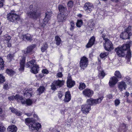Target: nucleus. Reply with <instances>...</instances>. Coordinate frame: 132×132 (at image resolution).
<instances>
[{
    "label": "nucleus",
    "mask_w": 132,
    "mask_h": 132,
    "mask_svg": "<svg viewBox=\"0 0 132 132\" xmlns=\"http://www.w3.org/2000/svg\"><path fill=\"white\" fill-rule=\"evenodd\" d=\"M39 68L38 66L37 65L31 68V72L34 74H36L38 72V69Z\"/></svg>",
    "instance_id": "bb28decb"
},
{
    "label": "nucleus",
    "mask_w": 132,
    "mask_h": 132,
    "mask_svg": "<svg viewBox=\"0 0 132 132\" xmlns=\"http://www.w3.org/2000/svg\"><path fill=\"white\" fill-rule=\"evenodd\" d=\"M4 38L5 41V42H7L10 41L11 38V37L8 35H6L4 36Z\"/></svg>",
    "instance_id": "79ce46f5"
},
{
    "label": "nucleus",
    "mask_w": 132,
    "mask_h": 132,
    "mask_svg": "<svg viewBox=\"0 0 132 132\" xmlns=\"http://www.w3.org/2000/svg\"><path fill=\"white\" fill-rule=\"evenodd\" d=\"M89 61L88 58L84 56L81 57L79 62V66L81 70L86 68L88 64Z\"/></svg>",
    "instance_id": "20e7f679"
},
{
    "label": "nucleus",
    "mask_w": 132,
    "mask_h": 132,
    "mask_svg": "<svg viewBox=\"0 0 132 132\" xmlns=\"http://www.w3.org/2000/svg\"><path fill=\"white\" fill-rule=\"evenodd\" d=\"M48 45L46 43H45L43 44L41 47V50L43 52H44L48 48Z\"/></svg>",
    "instance_id": "7c9ffc66"
},
{
    "label": "nucleus",
    "mask_w": 132,
    "mask_h": 132,
    "mask_svg": "<svg viewBox=\"0 0 132 132\" xmlns=\"http://www.w3.org/2000/svg\"><path fill=\"white\" fill-rule=\"evenodd\" d=\"M23 101H22V104H26L28 106L31 105L33 103L32 100L30 99H27L26 100L24 99Z\"/></svg>",
    "instance_id": "393cba45"
},
{
    "label": "nucleus",
    "mask_w": 132,
    "mask_h": 132,
    "mask_svg": "<svg viewBox=\"0 0 132 132\" xmlns=\"http://www.w3.org/2000/svg\"><path fill=\"white\" fill-rule=\"evenodd\" d=\"M107 98L109 99H112V96L111 94H109L107 96Z\"/></svg>",
    "instance_id": "e2e57ef3"
},
{
    "label": "nucleus",
    "mask_w": 132,
    "mask_h": 132,
    "mask_svg": "<svg viewBox=\"0 0 132 132\" xmlns=\"http://www.w3.org/2000/svg\"><path fill=\"white\" fill-rule=\"evenodd\" d=\"M64 82L63 81L59 80H55L52 82L51 85V89L53 90H55L58 87H60L63 85Z\"/></svg>",
    "instance_id": "423d86ee"
},
{
    "label": "nucleus",
    "mask_w": 132,
    "mask_h": 132,
    "mask_svg": "<svg viewBox=\"0 0 132 132\" xmlns=\"http://www.w3.org/2000/svg\"><path fill=\"white\" fill-rule=\"evenodd\" d=\"M83 22L81 20H78L76 23V25L78 27H80L82 24Z\"/></svg>",
    "instance_id": "4c0bfd02"
},
{
    "label": "nucleus",
    "mask_w": 132,
    "mask_h": 132,
    "mask_svg": "<svg viewBox=\"0 0 132 132\" xmlns=\"http://www.w3.org/2000/svg\"><path fill=\"white\" fill-rule=\"evenodd\" d=\"M59 71L61 72H63V69L62 67L60 66V67L59 69Z\"/></svg>",
    "instance_id": "0e129e2a"
},
{
    "label": "nucleus",
    "mask_w": 132,
    "mask_h": 132,
    "mask_svg": "<svg viewBox=\"0 0 132 132\" xmlns=\"http://www.w3.org/2000/svg\"><path fill=\"white\" fill-rule=\"evenodd\" d=\"M17 129V128L14 125H11L9 126L7 129L9 132H16Z\"/></svg>",
    "instance_id": "4be33fe9"
},
{
    "label": "nucleus",
    "mask_w": 132,
    "mask_h": 132,
    "mask_svg": "<svg viewBox=\"0 0 132 132\" xmlns=\"http://www.w3.org/2000/svg\"><path fill=\"white\" fill-rule=\"evenodd\" d=\"M118 86L119 89L121 91H122L123 89H125L126 88V83L123 81L119 82L118 83Z\"/></svg>",
    "instance_id": "6ab92c4d"
},
{
    "label": "nucleus",
    "mask_w": 132,
    "mask_h": 132,
    "mask_svg": "<svg viewBox=\"0 0 132 132\" xmlns=\"http://www.w3.org/2000/svg\"><path fill=\"white\" fill-rule=\"evenodd\" d=\"M132 35L131 32L128 33L124 31L121 34L120 37L122 39H129L130 37Z\"/></svg>",
    "instance_id": "f3484780"
},
{
    "label": "nucleus",
    "mask_w": 132,
    "mask_h": 132,
    "mask_svg": "<svg viewBox=\"0 0 132 132\" xmlns=\"http://www.w3.org/2000/svg\"><path fill=\"white\" fill-rule=\"evenodd\" d=\"M5 81L4 77L2 74H0V84L3 83Z\"/></svg>",
    "instance_id": "49530a36"
},
{
    "label": "nucleus",
    "mask_w": 132,
    "mask_h": 132,
    "mask_svg": "<svg viewBox=\"0 0 132 132\" xmlns=\"http://www.w3.org/2000/svg\"><path fill=\"white\" fill-rule=\"evenodd\" d=\"M131 26H129L126 29V31H125L128 33L131 32Z\"/></svg>",
    "instance_id": "603ef678"
},
{
    "label": "nucleus",
    "mask_w": 132,
    "mask_h": 132,
    "mask_svg": "<svg viewBox=\"0 0 132 132\" xmlns=\"http://www.w3.org/2000/svg\"><path fill=\"white\" fill-rule=\"evenodd\" d=\"M33 8V5H31L29 6V9H30V11L28 12L27 13L28 16L30 18L35 19L38 18L40 15V13L38 10L36 11H34L32 9Z\"/></svg>",
    "instance_id": "f03ea898"
},
{
    "label": "nucleus",
    "mask_w": 132,
    "mask_h": 132,
    "mask_svg": "<svg viewBox=\"0 0 132 132\" xmlns=\"http://www.w3.org/2000/svg\"><path fill=\"white\" fill-rule=\"evenodd\" d=\"M25 58V57L24 56L21 57V59L20 60V68L19 70L20 71H22L24 69Z\"/></svg>",
    "instance_id": "f8f14e48"
},
{
    "label": "nucleus",
    "mask_w": 132,
    "mask_h": 132,
    "mask_svg": "<svg viewBox=\"0 0 132 132\" xmlns=\"http://www.w3.org/2000/svg\"><path fill=\"white\" fill-rule=\"evenodd\" d=\"M5 128L3 126V124L0 123V132H4L5 130Z\"/></svg>",
    "instance_id": "de8ad7c7"
},
{
    "label": "nucleus",
    "mask_w": 132,
    "mask_h": 132,
    "mask_svg": "<svg viewBox=\"0 0 132 132\" xmlns=\"http://www.w3.org/2000/svg\"><path fill=\"white\" fill-rule=\"evenodd\" d=\"M75 84V82L72 80L71 76H69L67 78V85L68 87L71 88Z\"/></svg>",
    "instance_id": "4468645a"
},
{
    "label": "nucleus",
    "mask_w": 132,
    "mask_h": 132,
    "mask_svg": "<svg viewBox=\"0 0 132 132\" xmlns=\"http://www.w3.org/2000/svg\"><path fill=\"white\" fill-rule=\"evenodd\" d=\"M103 98V96L97 99H94L92 98H90L87 100V103L90 106V105H95L101 103Z\"/></svg>",
    "instance_id": "39448f33"
},
{
    "label": "nucleus",
    "mask_w": 132,
    "mask_h": 132,
    "mask_svg": "<svg viewBox=\"0 0 132 132\" xmlns=\"http://www.w3.org/2000/svg\"><path fill=\"white\" fill-rule=\"evenodd\" d=\"M15 96H12L9 97L8 99L10 100H13L15 98Z\"/></svg>",
    "instance_id": "bf43d9fd"
},
{
    "label": "nucleus",
    "mask_w": 132,
    "mask_h": 132,
    "mask_svg": "<svg viewBox=\"0 0 132 132\" xmlns=\"http://www.w3.org/2000/svg\"><path fill=\"white\" fill-rule=\"evenodd\" d=\"M124 80L126 81L128 84L130 85L132 84V81L130 80V78L128 76L125 78Z\"/></svg>",
    "instance_id": "ea45409f"
},
{
    "label": "nucleus",
    "mask_w": 132,
    "mask_h": 132,
    "mask_svg": "<svg viewBox=\"0 0 132 132\" xmlns=\"http://www.w3.org/2000/svg\"><path fill=\"white\" fill-rule=\"evenodd\" d=\"M63 76V74L62 72L58 73L57 74V77L58 78H62Z\"/></svg>",
    "instance_id": "4d7b16f0"
},
{
    "label": "nucleus",
    "mask_w": 132,
    "mask_h": 132,
    "mask_svg": "<svg viewBox=\"0 0 132 132\" xmlns=\"http://www.w3.org/2000/svg\"><path fill=\"white\" fill-rule=\"evenodd\" d=\"M71 98L70 92L69 91L66 92L65 94V97L63 101L65 102H68L71 100Z\"/></svg>",
    "instance_id": "a211bd4d"
},
{
    "label": "nucleus",
    "mask_w": 132,
    "mask_h": 132,
    "mask_svg": "<svg viewBox=\"0 0 132 132\" xmlns=\"http://www.w3.org/2000/svg\"><path fill=\"white\" fill-rule=\"evenodd\" d=\"M106 35L105 34H102V37L105 41L104 42H105L109 40L106 37Z\"/></svg>",
    "instance_id": "864d4df0"
},
{
    "label": "nucleus",
    "mask_w": 132,
    "mask_h": 132,
    "mask_svg": "<svg viewBox=\"0 0 132 132\" xmlns=\"http://www.w3.org/2000/svg\"><path fill=\"white\" fill-rule=\"evenodd\" d=\"M82 93L86 97H90L93 94L94 92L92 90L90 89L87 88L83 91Z\"/></svg>",
    "instance_id": "9b49d317"
},
{
    "label": "nucleus",
    "mask_w": 132,
    "mask_h": 132,
    "mask_svg": "<svg viewBox=\"0 0 132 132\" xmlns=\"http://www.w3.org/2000/svg\"><path fill=\"white\" fill-rule=\"evenodd\" d=\"M106 75L105 72L104 70H102L99 71L98 76L100 78L103 79Z\"/></svg>",
    "instance_id": "c85d7f7f"
},
{
    "label": "nucleus",
    "mask_w": 132,
    "mask_h": 132,
    "mask_svg": "<svg viewBox=\"0 0 132 132\" xmlns=\"http://www.w3.org/2000/svg\"><path fill=\"white\" fill-rule=\"evenodd\" d=\"M65 15L61 13L59 14L57 16V19L59 22H63L66 19Z\"/></svg>",
    "instance_id": "b1692460"
},
{
    "label": "nucleus",
    "mask_w": 132,
    "mask_h": 132,
    "mask_svg": "<svg viewBox=\"0 0 132 132\" xmlns=\"http://www.w3.org/2000/svg\"><path fill=\"white\" fill-rule=\"evenodd\" d=\"M131 57V51L129 50L127 52V54L126 57V59L127 60L128 63L129 62L130 60V59Z\"/></svg>",
    "instance_id": "a878e982"
},
{
    "label": "nucleus",
    "mask_w": 132,
    "mask_h": 132,
    "mask_svg": "<svg viewBox=\"0 0 132 132\" xmlns=\"http://www.w3.org/2000/svg\"><path fill=\"white\" fill-rule=\"evenodd\" d=\"M35 120L32 118H28L25 120L26 124L29 126L30 130L33 131L36 130L37 131L41 128V126L39 123H35Z\"/></svg>",
    "instance_id": "f257e3e1"
},
{
    "label": "nucleus",
    "mask_w": 132,
    "mask_h": 132,
    "mask_svg": "<svg viewBox=\"0 0 132 132\" xmlns=\"http://www.w3.org/2000/svg\"><path fill=\"white\" fill-rule=\"evenodd\" d=\"M15 99L18 102L20 101L22 104V101H23L24 99L22 96H20L19 94H17L15 96Z\"/></svg>",
    "instance_id": "cd10ccee"
},
{
    "label": "nucleus",
    "mask_w": 132,
    "mask_h": 132,
    "mask_svg": "<svg viewBox=\"0 0 132 132\" xmlns=\"http://www.w3.org/2000/svg\"><path fill=\"white\" fill-rule=\"evenodd\" d=\"M129 95V93L127 92H126L125 94V95L127 97Z\"/></svg>",
    "instance_id": "69168bd1"
},
{
    "label": "nucleus",
    "mask_w": 132,
    "mask_h": 132,
    "mask_svg": "<svg viewBox=\"0 0 132 132\" xmlns=\"http://www.w3.org/2000/svg\"><path fill=\"white\" fill-rule=\"evenodd\" d=\"M118 81V80L116 77L115 76L112 77L110 78L109 85L110 87H112L115 85Z\"/></svg>",
    "instance_id": "ddd939ff"
},
{
    "label": "nucleus",
    "mask_w": 132,
    "mask_h": 132,
    "mask_svg": "<svg viewBox=\"0 0 132 132\" xmlns=\"http://www.w3.org/2000/svg\"><path fill=\"white\" fill-rule=\"evenodd\" d=\"M26 114L28 116H30L31 115V114L30 113H26Z\"/></svg>",
    "instance_id": "774afa93"
},
{
    "label": "nucleus",
    "mask_w": 132,
    "mask_h": 132,
    "mask_svg": "<svg viewBox=\"0 0 132 132\" xmlns=\"http://www.w3.org/2000/svg\"><path fill=\"white\" fill-rule=\"evenodd\" d=\"M120 103V101L119 99H116L114 101L115 105L116 106L119 105Z\"/></svg>",
    "instance_id": "8fccbe9b"
},
{
    "label": "nucleus",
    "mask_w": 132,
    "mask_h": 132,
    "mask_svg": "<svg viewBox=\"0 0 132 132\" xmlns=\"http://www.w3.org/2000/svg\"><path fill=\"white\" fill-rule=\"evenodd\" d=\"M58 9L60 12L63 13L67 11V8L63 6L62 5H60L58 6Z\"/></svg>",
    "instance_id": "72a5a7b5"
},
{
    "label": "nucleus",
    "mask_w": 132,
    "mask_h": 132,
    "mask_svg": "<svg viewBox=\"0 0 132 132\" xmlns=\"http://www.w3.org/2000/svg\"><path fill=\"white\" fill-rule=\"evenodd\" d=\"M103 46L105 50L108 51H111L114 49L112 42L109 40L103 42Z\"/></svg>",
    "instance_id": "6e6552de"
},
{
    "label": "nucleus",
    "mask_w": 132,
    "mask_h": 132,
    "mask_svg": "<svg viewBox=\"0 0 132 132\" xmlns=\"http://www.w3.org/2000/svg\"><path fill=\"white\" fill-rule=\"evenodd\" d=\"M52 12L50 11L47 12L46 13V15L45 18L43 20L44 22L43 23H40V26L44 28V26L47 23L50 19V18L52 15Z\"/></svg>",
    "instance_id": "0eeeda50"
},
{
    "label": "nucleus",
    "mask_w": 132,
    "mask_h": 132,
    "mask_svg": "<svg viewBox=\"0 0 132 132\" xmlns=\"http://www.w3.org/2000/svg\"><path fill=\"white\" fill-rule=\"evenodd\" d=\"M6 72L10 76H12L14 74V72L11 69H7L6 70Z\"/></svg>",
    "instance_id": "c9c22d12"
},
{
    "label": "nucleus",
    "mask_w": 132,
    "mask_h": 132,
    "mask_svg": "<svg viewBox=\"0 0 132 132\" xmlns=\"http://www.w3.org/2000/svg\"><path fill=\"white\" fill-rule=\"evenodd\" d=\"M9 88L8 84L6 83H5L4 85L3 88L5 89H7Z\"/></svg>",
    "instance_id": "052dcab7"
},
{
    "label": "nucleus",
    "mask_w": 132,
    "mask_h": 132,
    "mask_svg": "<svg viewBox=\"0 0 132 132\" xmlns=\"http://www.w3.org/2000/svg\"><path fill=\"white\" fill-rule=\"evenodd\" d=\"M90 109V106L87 103L81 106V111L83 113L86 114H87L89 112Z\"/></svg>",
    "instance_id": "9d476101"
},
{
    "label": "nucleus",
    "mask_w": 132,
    "mask_h": 132,
    "mask_svg": "<svg viewBox=\"0 0 132 132\" xmlns=\"http://www.w3.org/2000/svg\"><path fill=\"white\" fill-rule=\"evenodd\" d=\"M108 54V53L104 52L100 54V56L101 58H103L107 56Z\"/></svg>",
    "instance_id": "a18cd8bd"
},
{
    "label": "nucleus",
    "mask_w": 132,
    "mask_h": 132,
    "mask_svg": "<svg viewBox=\"0 0 132 132\" xmlns=\"http://www.w3.org/2000/svg\"><path fill=\"white\" fill-rule=\"evenodd\" d=\"M73 3L72 1H69L68 3V6L70 8L72 7L73 5Z\"/></svg>",
    "instance_id": "09e8293b"
},
{
    "label": "nucleus",
    "mask_w": 132,
    "mask_h": 132,
    "mask_svg": "<svg viewBox=\"0 0 132 132\" xmlns=\"http://www.w3.org/2000/svg\"><path fill=\"white\" fill-rule=\"evenodd\" d=\"M7 18L9 21L13 22L17 21L20 19V16L16 14L14 12L12 11L7 14Z\"/></svg>",
    "instance_id": "7ed1b4c3"
},
{
    "label": "nucleus",
    "mask_w": 132,
    "mask_h": 132,
    "mask_svg": "<svg viewBox=\"0 0 132 132\" xmlns=\"http://www.w3.org/2000/svg\"><path fill=\"white\" fill-rule=\"evenodd\" d=\"M94 8L93 4L89 2H88L84 5V9L85 11L88 13H90Z\"/></svg>",
    "instance_id": "1a4fd4ad"
},
{
    "label": "nucleus",
    "mask_w": 132,
    "mask_h": 132,
    "mask_svg": "<svg viewBox=\"0 0 132 132\" xmlns=\"http://www.w3.org/2000/svg\"><path fill=\"white\" fill-rule=\"evenodd\" d=\"M34 117L35 118H36L37 119H38V116L36 114H34L33 115Z\"/></svg>",
    "instance_id": "338daca9"
},
{
    "label": "nucleus",
    "mask_w": 132,
    "mask_h": 132,
    "mask_svg": "<svg viewBox=\"0 0 132 132\" xmlns=\"http://www.w3.org/2000/svg\"><path fill=\"white\" fill-rule=\"evenodd\" d=\"M24 96L27 97H29V96L30 97L32 96V94L31 93H28V92L24 93Z\"/></svg>",
    "instance_id": "3c124183"
},
{
    "label": "nucleus",
    "mask_w": 132,
    "mask_h": 132,
    "mask_svg": "<svg viewBox=\"0 0 132 132\" xmlns=\"http://www.w3.org/2000/svg\"><path fill=\"white\" fill-rule=\"evenodd\" d=\"M55 40L56 42V44L57 45H59L61 42L60 38L58 36H56L55 37Z\"/></svg>",
    "instance_id": "473e14b6"
},
{
    "label": "nucleus",
    "mask_w": 132,
    "mask_h": 132,
    "mask_svg": "<svg viewBox=\"0 0 132 132\" xmlns=\"http://www.w3.org/2000/svg\"><path fill=\"white\" fill-rule=\"evenodd\" d=\"M115 51L117 54L119 56H124L125 55V53L122 49L120 47H117L115 48Z\"/></svg>",
    "instance_id": "dca6fc26"
},
{
    "label": "nucleus",
    "mask_w": 132,
    "mask_h": 132,
    "mask_svg": "<svg viewBox=\"0 0 132 132\" xmlns=\"http://www.w3.org/2000/svg\"><path fill=\"white\" fill-rule=\"evenodd\" d=\"M5 2V0H1L0 1V8L2 7L3 5V3Z\"/></svg>",
    "instance_id": "13d9d810"
},
{
    "label": "nucleus",
    "mask_w": 132,
    "mask_h": 132,
    "mask_svg": "<svg viewBox=\"0 0 132 132\" xmlns=\"http://www.w3.org/2000/svg\"><path fill=\"white\" fill-rule=\"evenodd\" d=\"M124 51L130 50V46L129 44H125L120 47Z\"/></svg>",
    "instance_id": "c756f323"
},
{
    "label": "nucleus",
    "mask_w": 132,
    "mask_h": 132,
    "mask_svg": "<svg viewBox=\"0 0 132 132\" xmlns=\"http://www.w3.org/2000/svg\"><path fill=\"white\" fill-rule=\"evenodd\" d=\"M27 65L28 67H30L31 68L37 65L36 64V62L35 60L33 59L31 61L27 63Z\"/></svg>",
    "instance_id": "5701e85b"
},
{
    "label": "nucleus",
    "mask_w": 132,
    "mask_h": 132,
    "mask_svg": "<svg viewBox=\"0 0 132 132\" xmlns=\"http://www.w3.org/2000/svg\"><path fill=\"white\" fill-rule=\"evenodd\" d=\"M57 95L59 98L60 99H61L63 96L62 92L61 91L59 92L58 93Z\"/></svg>",
    "instance_id": "5fc2aeb1"
},
{
    "label": "nucleus",
    "mask_w": 132,
    "mask_h": 132,
    "mask_svg": "<svg viewBox=\"0 0 132 132\" xmlns=\"http://www.w3.org/2000/svg\"><path fill=\"white\" fill-rule=\"evenodd\" d=\"M42 72L44 74H47L49 73L48 71L46 69H43L42 70Z\"/></svg>",
    "instance_id": "6e6d98bb"
},
{
    "label": "nucleus",
    "mask_w": 132,
    "mask_h": 132,
    "mask_svg": "<svg viewBox=\"0 0 132 132\" xmlns=\"http://www.w3.org/2000/svg\"><path fill=\"white\" fill-rule=\"evenodd\" d=\"M114 75L118 78H121V73L119 71H115Z\"/></svg>",
    "instance_id": "37998d69"
},
{
    "label": "nucleus",
    "mask_w": 132,
    "mask_h": 132,
    "mask_svg": "<svg viewBox=\"0 0 132 132\" xmlns=\"http://www.w3.org/2000/svg\"><path fill=\"white\" fill-rule=\"evenodd\" d=\"M70 29L71 31L73 30L75 27V24L74 22L72 21L70 22Z\"/></svg>",
    "instance_id": "c03bdc74"
},
{
    "label": "nucleus",
    "mask_w": 132,
    "mask_h": 132,
    "mask_svg": "<svg viewBox=\"0 0 132 132\" xmlns=\"http://www.w3.org/2000/svg\"><path fill=\"white\" fill-rule=\"evenodd\" d=\"M86 87V85L84 83L80 82L79 88L80 90H81L84 89Z\"/></svg>",
    "instance_id": "a19ab883"
},
{
    "label": "nucleus",
    "mask_w": 132,
    "mask_h": 132,
    "mask_svg": "<svg viewBox=\"0 0 132 132\" xmlns=\"http://www.w3.org/2000/svg\"><path fill=\"white\" fill-rule=\"evenodd\" d=\"M21 38L23 40H27L29 41H31L32 40V37L30 35L27 34L26 35H22Z\"/></svg>",
    "instance_id": "412c9836"
},
{
    "label": "nucleus",
    "mask_w": 132,
    "mask_h": 132,
    "mask_svg": "<svg viewBox=\"0 0 132 132\" xmlns=\"http://www.w3.org/2000/svg\"><path fill=\"white\" fill-rule=\"evenodd\" d=\"M4 63L3 59L0 57V70L4 69L5 65Z\"/></svg>",
    "instance_id": "2f4dec72"
},
{
    "label": "nucleus",
    "mask_w": 132,
    "mask_h": 132,
    "mask_svg": "<svg viewBox=\"0 0 132 132\" xmlns=\"http://www.w3.org/2000/svg\"><path fill=\"white\" fill-rule=\"evenodd\" d=\"M13 54H9L7 56V59L10 62L13 59Z\"/></svg>",
    "instance_id": "58836bf2"
},
{
    "label": "nucleus",
    "mask_w": 132,
    "mask_h": 132,
    "mask_svg": "<svg viewBox=\"0 0 132 132\" xmlns=\"http://www.w3.org/2000/svg\"><path fill=\"white\" fill-rule=\"evenodd\" d=\"M5 43H7V45L8 47H10L11 46V42L10 41L5 42Z\"/></svg>",
    "instance_id": "680f3d73"
},
{
    "label": "nucleus",
    "mask_w": 132,
    "mask_h": 132,
    "mask_svg": "<svg viewBox=\"0 0 132 132\" xmlns=\"http://www.w3.org/2000/svg\"><path fill=\"white\" fill-rule=\"evenodd\" d=\"M36 45H34L29 46L27 48L26 51H24L23 53L25 54H31L32 52V50L35 47Z\"/></svg>",
    "instance_id": "aec40b11"
},
{
    "label": "nucleus",
    "mask_w": 132,
    "mask_h": 132,
    "mask_svg": "<svg viewBox=\"0 0 132 132\" xmlns=\"http://www.w3.org/2000/svg\"><path fill=\"white\" fill-rule=\"evenodd\" d=\"M11 111L13 113H15L16 115L18 116H20L21 114V112L19 111H18L17 110L13 108L12 109Z\"/></svg>",
    "instance_id": "e433bc0d"
},
{
    "label": "nucleus",
    "mask_w": 132,
    "mask_h": 132,
    "mask_svg": "<svg viewBox=\"0 0 132 132\" xmlns=\"http://www.w3.org/2000/svg\"><path fill=\"white\" fill-rule=\"evenodd\" d=\"M95 40V38L94 36H93L91 37L86 46V48H88L91 47L94 44Z\"/></svg>",
    "instance_id": "2eb2a0df"
},
{
    "label": "nucleus",
    "mask_w": 132,
    "mask_h": 132,
    "mask_svg": "<svg viewBox=\"0 0 132 132\" xmlns=\"http://www.w3.org/2000/svg\"><path fill=\"white\" fill-rule=\"evenodd\" d=\"M45 88L43 86H40L38 89L37 91L39 92V95L42 94L45 90Z\"/></svg>",
    "instance_id": "f704fd0d"
}]
</instances>
